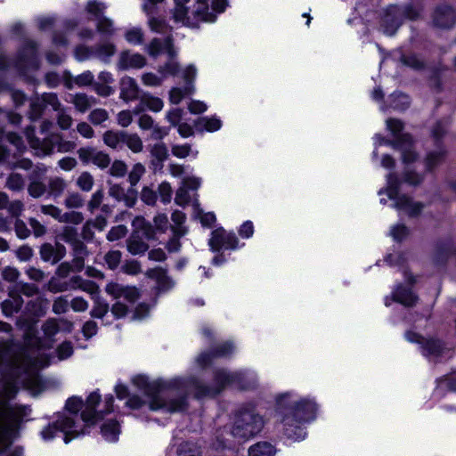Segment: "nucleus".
I'll return each mask as SVG.
<instances>
[{
	"instance_id": "f257e3e1",
	"label": "nucleus",
	"mask_w": 456,
	"mask_h": 456,
	"mask_svg": "<svg viewBox=\"0 0 456 456\" xmlns=\"http://www.w3.org/2000/svg\"><path fill=\"white\" fill-rule=\"evenodd\" d=\"M17 392L18 387L12 380H6L0 387V453L7 446L4 444L5 436L16 428L20 421L19 414L8 403Z\"/></svg>"
},
{
	"instance_id": "f03ea898",
	"label": "nucleus",
	"mask_w": 456,
	"mask_h": 456,
	"mask_svg": "<svg viewBox=\"0 0 456 456\" xmlns=\"http://www.w3.org/2000/svg\"><path fill=\"white\" fill-rule=\"evenodd\" d=\"M265 420L256 409L254 403L242 404L235 414L232 426V436L241 439H248L261 432Z\"/></svg>"
},
{
	"instance_id": "7ed1b4c3",
	"label": "nucleus",
	"mask_w": 456,
	"mask_h": 456,
	"mask_svg": "<svg viewBox=\"0 0 456 456\" xmlns=\"http://www.w3.org/2000/svg\"><path fill=\"white\" fill-rule=\"evenodd\" d=\"M187 392L183 387L168 388L151 397V411L164 410L167 412L183 411L188 408Z\"/></svg>"
},
{
	"instance_id": "20e7f679",
	"label": "nucleus",
	"mask_w": 456,
	"mask_h": 456,
	"mask_svg": "<svg viewBox=\"0 0 456 456\" xmlns=\"http://www.w3.org/2000/svg\"><path fill=\"white\" fill-rule=\"evenodd\" d=\"M12 65L20 74H27L30 70L39 68V61L37 55V44L34 41H27L19 52L15 61L12 63L4 54H0V69H6Z\"/></svg>"
},
{
	"instance_id": "39448f33",
	"label": "nucleus",
	"mask_w": 456,
	"mask_h": 456,
	"mask_svg": "<svg viewBox=\"0 0 456 456\" xmlns=\"http://www.w3.org/2000/svg\"><path fill=\"white\" fill-rule=\"evenodd\" d=\"M26 137L33 149L40 150L44 154H51L56 147L60 152L72 151L76 143L71 141L63 140L60 134H51L49 136L40 140L35 136V128L28 126L25 130Z\"/></svg>"
},
{
	"instance_id": "423d86ee",
	"label": "nucleus",
	"mask_w": 456,
	"mask_h": 456,
	"mask_svg": "<svg viewBox=\"0 0 456 456\" xmlns=\"http://www.w3.org/2000/svg\"><path fill=\"white\" fill-rule=\"evenodd\" d=\"M102 141L106 146L116 151L126 146L134 153H139L143 149L142 141L137 134L124 130H107L102 134Z\"/></svg>"
},
{
	"instance_id": "0eeeda50",
	"label": "nucleus",
	"mask_w": 456,
	"mask_h": 456,
	"mask_svg": "<svg viewBox=\"0 0 456 456\" xmlns=\"http://www.w3.org/2000/svg\"><path fill=\"white\" fill-rule=\"evenodd\" d=\"M175 6L173 10V19L175 22H181L183 25L190 28H198L200 21H213L215 15L208 12L206 5V0H199V5L193 12V18L187 15V8L182 3V0H175Z\"/></svg>"
},
{
	"instance_id": "6e6552de",
	"label": "nucleus",
	"mask_w": 456,
	"mask_h": 456,
	"mask_svg": "<svg viewBox=\"0 0 456 456\" xmlns=\"http://www.w3.org/2000/svg\"><path fill=\"white\" fill-rule=\"evenodd\" d=\"M400 184L401 182L396 174L390 173L387 175V193L388 197L395 200L394 206L397 209L406 211L411 216H418L424 207L423 204L412 201V200L406 195H400Z\"/></svg>"
},
{
	"instance_id": "1a4fd4ad",
	"label": "nucleus",
	"mask_w": 456,
	"mask_h": 456,
	"mask_svg": "<svg viewBox=\"0 0 456 456\" xmlns=\"http://www.w3.org/2000/svg\"><path fill=\"white\" fill-rule=\"evenodd\" d=\"M58 431L64 434V441L66 444L74 437L86 433L85 428L75 420L74 417L61 416L53 424L45 428L41 435L44 439L47 440L53 438Z\"/></svg>"
},
{
	"instance_id": "9d476101",
	"label": "nucleus",
	"mask_w": 456,
	"mask_h": 456,
	"mask_svg": "<svg viewBox=\"0 0 456 456\" xmlns=\"http://www.w3.org/2000/svg\"><path fill=\"white\" fill-rule=\"evenodd\" d=\"M289 394L281 395L276 399V414L282 426L283 435L291 440L303 439L305 436V432L302 425L303 421H297L295 416L288 413L283 408V399L288 397Z\"/></svg>"
},
{
	"instance_id": "9b49d317",
	"label": "nucleus",
	"mask_w": 456,
	"mask_h": 456,
	"mask_svg": "<svg viewBox=\"0 0 456 456\" xmlns=\"http://www.w3.org/2000/svg\"><path fill=\"white\" fill-rule=\"evenodd\" d=\"M101 401V395L93 392L89 395L86 402V407L81 412V419L86 426H93L103 419L105 414L113 411L114 398L111 395L105 397L104 410L96 411L95 408Z\"/></svg>"
},
{
	"instance_id": "f8f14e48",
	"label": "nucleus",
	"mask_w": 456,
	"mask_h": 456,
	"mask_svg": "<svg viewBox=\"0 0 456 456\" xmlns=\"http://www.w3.org/2000/svg\"><path fill=\"white\" fill-rule=\"evenodd\" d=\"M197 69L193 65H189L183 71V86L173 87L169 91V101L173 104H179L183 99L191 96L195 92L193 82L196 77Z\"/></svg>"
},
{
	"instance_id": "ddd939ff",
	"label": "nucleus",
	"mask_w": 456,
	"mask_h": 456,
	"mask_svg": "<svg viewBox=\"0 0 456 456\" xmlns=\"http://www.w3.org/2000/svg\"><path fill=\"white\" fill-rule=\"evenodd\" d=\"M286 398L287 397L283 399V408L288 413L295 416V418L297 419V421H303L305 423L314 419L317 405L314 401L309 399H301L292 404H286Z\"/></svg>"
},
{
	"instance_id": "4468645a",
	"label": "nucleus",
	"mask_w": 456,
	"mask_h": 456,
	"mask_svg": "<svg viewBox=\"0 0 456 456\" xmlns=\"http://www.w3.org/2000/svg\"><path fill=\"white\" fill-rule=\"evenodd\" d=\"M238 244L239 240L235 233L228 232L222 227L212 232L208 241V245L214 252H219L222 249L233 250L238 248Z\"/></svg>"
},
{
	"instance_id": "2eb2a0df",
	"label": "nucleus",
	"mask_w": 456,
	"mask_h": 456,
	"mask_svg": "<svg viewBox=\"0 0 456 456\" xmlns=\"http://www.w3.org/2000/svg\"><path fill=\"white\" fill-rule=\"evenodd\" d=\"M77 153L81 162L85 165L93 163L99 168L105 169L111 163V159L108 153L99 151L94 147H81L77 150Z\"/></svg>"
},
{
	"instance_id": "dca6fc26",
	"label": "nucleus",
	"mask_w": 456,
	"mask_h": 456,
	"mask_svg": "<svg viewBox=\"0 0 456 456\" xmlns=\"http://www.w3.org/2000/svg\"><path fill=\"white\" fill-rule=\"evenodd\" d=\"M165 53L167 54V61L159 66L158 71L162 77L176 76L180 71V65L176 61L177 52L174 45V38L170 36L165 38Z\"/></svg>"
},
{
	"instance_id": "f3484780",
	"label": "nucleus",
	"mask_w": 456,
	"mask_h": 456,
	"mask_svg": "<svg viewBox=\"0 0 456 456\" xmlns=\"http://www.w3.org/2000/svg\"><path fill=\"white\" fill-rule=\"evenodd\" d=\"M456 21L454 10L446 4L438 5L432 14L433 26L439 28L449 29Z\"/></svg>"
},
{
	"instance_id": "a211bd4d",
	"label": "nucleus",
	"mask_w": 456,
	"mask_h": 456,
	"mask_svg": "<svg viewBox=\"0 0 456 456\" xmlns=\"http://www.w3.org/2000/svg\"><path fill=\"white\" fill-rule=\"evenodd\" d=\"M401 7L393 5L389 6L382 18L381 27L384 33L392 36L403 23L401 16Z\"/></svg>"
},
{
	"instance_id": "6ab92c4d",
	"label": "nucleus",
	"mask_w": 456,
	"mask_h": 456,
	"mask_svg": "<svg viewBox=\"0 0 456 456\" xmlns=\"http://www.w3.org/2000/svg\"><path fill=\"white\" fill-rule=\"evenodd\" d=\"M39 255L44 262L55 265L65 256L66 248L59 242L55 244L45 242L40 246Z\"/></svg>"
},
{
	"instance_id": "aec40b11",
	"label": "nucleus",
	"mask_w": 456,
	"mask_h": 456,
	"mask_svg": "<svg viewBox=\"0 0 456 456\" xmlns=\"http://www.w3.org/2000/svg\"><path fill=\"white\" fill-rule=\"evenodd\" d=\"M145 275L157 283V289L159 292H167L175 286V281L168 276L167 269L158 266L155 268L148 269Z\"/></svg>"
},
{
	"instance_id": "412c9836",
	"label": "nucleus",
	"mask_w": 456,
	"mask_h": 456,
	"mask_svg": "<svg viewBox=\"0 0 456 456\" xmlns=\"http://www.w3.org/2000/svg\"><path fill=\"white\" fill-rule=\"evenodd\" d=\"M232 344L225 342L216 346L209 352L200 354L197 358V362L199 365L204 368L210 364L214 358L229 356L232 354Z\"/></svg>"
},
{
	"instance_id": "4be33fe9",
	"label": "nucleus",
	"mask_w": 456,
	"mask_h": 456,
	"mask_svg": "<svg viewBox=\"0 0 456 456\" xmlns=\"http://www.w3.org/2000/svg\"><path fill=\"white\" fill-rule=\"evenodd\" d=\"M146 65V58L140 53H132L129 51H123L118 56L117 67L120 70L129 69H141Z\"/></svg>"
},
{
	"instance_id": "5701e85b",
	"label": "nucleus",
	"mask_w": 456,
	"mask_h": 456,
	"mask_svg": "<svg viewBox=\"0 0 456 456\" xmlns=\"http://www.w3.org/2000/svg\"><path fill=\"white\" fill-rule=\"evenodd\" d=\"M119 97L126 102L140 99V88L135 79L131 77H123L119 81Z\"/></svg>"
},
{
	"instance_id": "b1692460",
	"label": "nucleus",
	"mask_w": 456,
	"mask_h": 456,
	"mask_svg": "<svg viewBox=\"0 0 456 456\" xmlns=\"http://www.w3.org/2000/svg\"><path fill=\"white\" fill-rule=\"evenodd\" d=\"M242 379L241 373L228 372L224 370H217L214 374V389H218L220 394L226 386L240 382Z\"/></svg>"
},
{
	"instance_id": "393cba45",
	"label": "nucleus",
	"mask_w": 456,
	"mask_h": 456,
	"mask_svg": "<svg viewBox=\"0 0 456 456\" xmlns=\"http://www.w3.org/2000/svg\"><path fill=\"white\" fill-rule=\"evenodd\" d=\"M133 232H138L139 236L148 240H156V232L151 224L142 216H136L132 223Z\"/></svg>"
},
{
	"instance_id": "a878e982",
	"label": "nucleus",
	"mask_w": 456,
	"mask_h": 456,
	"mask_svg": "<svg viewBox=\"0 0 456 456\" xmlns=\"http://www.w3.org/2000/svg\"><path fill=\"white\" fill-rule=\"evenodd\" d=\"M69 289H80L90 294L92 297L100 292V288L94 281L86 280L79 275L73 276L69 279Z\"/></svg>"
},
{
	"instance_id": "bb28decb",
	"label": "nucleus",
	"mask_w": 456,
	"mask_h": 456,
	"mask_svg": "<svg viewBox=\"0 0 456 456\" xmlns=\"http://www.w3.org/2000/svg\"><path fill=\"white\" fill-rule=\"evenodd\" d=\"M421 350L424 355L437 358L442 356L447 348L440 339L430 338L424 339Z\"/></svg>"
},
{
	"instance_id": "cd10ccee",
	"label": "nucleus",
	"mask_w": 456,
	"mask_h": 456,
	"mask_svg": "<svg viewBox=\"0 0 456 456\" xmlns=\"http://www.w3.org/2000/svg\"><path fill=\"white\" fill-rule=\"evenodd\" d=\"M139 100L140 103L134 110L136 114L143 110L145 108L151 111L159 112L164 107V102L160 98L153 96L150 94H142Z\"/></svg>"
},
{
	"instance_id": "c85d7f7f",
	"label": "nucleus",
	"mask_w": 456,
	"mask_h": 456,
	"mask_svg": "<svg viewBox=\"0 0 456 456\" xmlns=\"http://www.w3.org/2000/svg\"><path fill=\"white\" fill-rule=\"evenodd\" d=\"M126 242L128 252L134 256L143 255L149 249L147 240L139 236L138 232H132Z\"/></svg>"
},
{
	"instance_id": "c756f323",
	"label": "nucleus",
	"mask_w": 456,
	"mask_h": 456,
	"mask_svg": "<svg viewBox=\"0 0 456 456\" xmlns=\"http://www.w3.org/2000/svg\"><path fill=\"white\" fill-rule=\"evenodd\" d=\"M392 298L395 302L403 305L407 307L415 305L418 297L409 289L399 285L393 292Z\"/></svg>"
},
{
	"instance_id": "7c9ffc66",
	"label": "nucleus",
	"mask_w": 456,
	"mask_h": 456,
	"mask_svg": "<svg viewBox=\"0 0 456 456\" xmlns=\"http://www.w3.org/2000/svg\"><path fill=\"white\" fill-rule=\"evenodd\" d=\"M23 304V298L20 294L14 295L10 293V298L5 299L1 305L2 313L5 316L10 317L13 314L20 312Z\"/></svg>"
},
{
	"instance_id": "2f4dec72",
	"label": "nucleus",
	"mask_w": 456,
	"mask_h": 456,
	"mask_svg": "<svg viewBox=\"0 0 456 456\" xmlns=\"http://www.w3.org/2000/svg\"><path fill=\"white\" fill-rule=\"evenodd\" d=\"M193 126L200 133L204 131L216 132L221 128L222 121L216 117H201L194 120Z\"/></svg>"
},
{
	"instance_id": "473e14b6",
	"label": "nucleus",
	"mask_w": 456,
	"mask_h": 456,
	"mask_svg": "<svg viewBox=\"0 0 456 456\" xmlns=\"http://www.w3.org/2000/svg\"><path fill=\"white\" fill-rule=\"evenodd\" d=\"M452 254V245L449 242L446 243H438L436 246L434 256H433V263L435 265L440 267L444 266L447 262L449 256Z\"/></svg>"
},
{
	"instance_id": "72a5a7b5",
	"label": "nucleus",
	"mask_w": 456,
	"mask_h": 456,
	"mask_svg": "<svg viewBox=\"0 0 456 456\" xmlns=\"http://www.w3.org/2000/svg\"><path fill=\"white\" fill-rule=\"evenodd\" d=\"M94 301L93 307L90 311V316L96 319H103L110 311L109 303L99 296V294L92 297Z\"/></svg>"
},
{
	"instance_id": "f704fd0d",
	"label": "nucleus",
	"mask_w": 456,
	"mask_h": 456,
	"mask_svg": "<svg viewBox=\"0 0 456 456\" xmlns=\"http://www.w3.org/2000/svg\"><path fill=\"white\" fill-rule=\"evenodd\" d=\"M191 383L197 399L214 397L218 395V389H214L213 386L206 385L198 379H193Z\"/></svg>"
},
{
	"instance_id": "c9c22d12",
	"label": "nucleus",
	"mask_w": 456,
	"mask_h": 456,
	"mask_svg": "<svg viewBox=\"0 0 456 456\" xmlns=\"http://www.w3.org/2000/svg\"><path fill=\"white\" fill-rule=\"evenodd\" d=\"M172 237L166 244V248L169 253L178 252L181 248V238L188 232V228L171 227Z\"/></svg>"
},
{
	"instance_id": "e433bc0d",
	"label": "nucleus",
	"mask_w": 456,
	"mask_h": 456,
	"mask_svg": "<svg viewBox=\"0 0 456 456\" xmlns=\"http://www.w3.org/2000/svg\"><path fill=\"white\" fill-rule=\"evenodd\" d=\"M423 11V4L421 0H415L414 3L408 4L401 7V16L403 20L409 19L411 20H418Z\"/></svg>"
},
{
	"instance_id": "4c0bfd02",
	"label": "nucleus",
	"mask_w": 456,
	"mask_h": 456,
	"mask_svg": "<svg viewBox=\"0 0 456 456\" xmlns=\"http://www.w3.org/2000/svg\"><path fill=\"white\" fill-rule=\"evenodd\" d=\"M116 53V46L112 43H103L94 46V57L108 63L110 57Z\"/></svg>"
},
{
	"instance_id": "58836bf2",
	"label": "nucleus",
	"mask_w": 456,
	"mask_h": 456,
	"mask_svg": "<svg viewBox=\"0 0 456 456\" xmlns=\"http://www.w3.org/2000/svg\"><path fill=\"white\" fill-rule=\"evenodd\" d=\"M411 102L407 94L395 92L389 96V107L399 111H403L410 107Z\"/></svg>"
},
{
	"instance_id": "ea45409f",
	"label": "nucleus",
	"mask_w": 456,
	"mask_h": 456,
	"mask_svg": "<svg viewBox=\"0 0 456 456\" xmlns=\"http://www.w3.org/2000/svg\"><path fill=\"white\" fill-rule=\"evenodd\" d=\"M275 453L274 446L268 442H258L248 449L249 456H274Z\"/></svg>"
},
{
	"instance_id": "a19ab883",
	"label": "nucleus",
	"mask_w": 456,
	"mask_h": 456,
	"mask_svg": "<svg viewBox=\"0 0 456 456\" xmlns=\"http://www.w3.org/2000/svg\"><path fill=\"white\" fill-rule=\"evenodd\" d=\"M150 28L152 31L166 35V38L172 36V27H170L165 20L161 18L152 17L149 20Z\"/></svg>"
},
{
	"instance_id": "79ce46f5",
	"label": "nucleus",
	"mask_w": 456,
	"mask_h": 456,
	"mask_svg": "<svg viewBox=\"0 0 456 456\" xmlns=\"http://www.w3.org/2000/svg\"><path fill=\"white\" fill-rule=\"evenodd\" d=\"M67 187L66 181L61 177L51 178L48 182L47 192L54 198L60 197Z\"/></svg>"
},
{
	"instance_id": "37998d69",
	"label": "nucleus",
	"mask_w": 456,
	"mask_h": 456,
	"mask_svg": "<svg viewBox=\"0 0 456 456\" xmlns=\"http://www.w3.org/2000/svg\"><path fill=\"white\" fill-rule=\"evenodd\" d=\"M399 60L404 66L415 70H421L425 68V61L415 53H403Z\"/></svg>"
},
{
	"instance_id": "c03bdc74",
	"label": "nucleus",
	"mask_w": 456,
	"mask_h": 456,
	"mask_svg": "<svg viewBox=\"0 0 456 456\" xmlns=\"http://www.w3.org/2000/svg\"><path fill=\"white\" fill-rule=\"evenodd\" d=\"M101 432L106 440L116 441L119 434V425L116 420H109L102 426Z\"/></svg>"
},
{
	"instance_id": "a18cd8bd",
	"label": "nucleus",
	"mask_w": 456,
	"mask_h": 456,
	"mask_svg": "<svg viewBox=\"0 0 456 456\" xmlns=\"http://www.w3.org/2000/svg\"><path fill=\"white\" fill-rule=\"evenodd\" d=\"M72 102L79 112H85L92 104L95 103V101L93 97H89L86 94H77L74 95Z\"/></svg>"
},
{
	"instance_id": "49530a36",
	"label": "nucleus",
	"mask_w": 456,
	"mask_h": 456,
	"mask_svg": "<svg viewBox=\"0 0 456 456\" xmlns=\"http://www.w3.org/2000/svg\"><path fill=\"white\" fill-rule=\"evenodd\" d=\"M412 143L413 140L411 135L410 134L409 143H403L402 144L401 147L397 148V150L402 151V160L405 164L412 163L418 158L417 153L412 150Z\"/></svg>"
},
{
	"instance_id": "de8ad7c7",
	"label": "nucleus",
	"mask_w": 456,
	"mask_h": 456,
	"mask_svg": "<svg viewBox=\"0 0 456 456\" xmlns=\"http://www.w3.org/2000/svg\"><path fill=\"white\" fill-rule=\"evenodd\" d=\"M45 109V103L41 97H36L30 102L28 117L32 120L38 119Z\"/></svg>"
},
{
	"instance_id": "09e8293b",
	"label": "nucleus",
	"mask_w": 456,
	"mask_h": 456,
	"mask_svg": "<svg viewBox=\"0 0 456 456\" xmlns=\"http://www.w3.org/2000/svg\"><path fill=\"white\" fill-rule=\"evenodd\" d=\"M94 183V176L87 171L82 172L76 181L77 186L83 191H90Z\"/></svg>"
},
{
	"instance_id": "8fccbe9b",
	"label": "nucleus",
	"mask_w": 456,
	"mask_h": 456,
	"mask_svg": "<svg viewBox=\"0 0 456 456\" xmlns=\"http://www.w3.org/2000/svg\"><path fill=\"white\" fill-rule=\"evenodd\" d=\"M8 189L14 191H20L24 189L25 180L20 174L12 173L6 180Z\"/></svg>"
},
{
	"instance_id": "3c124183",
	"label": "nucleus",
	"mask_w": 456,
	"mask_h": 456,
	"mask_svg": "<svg viewBox=\"0 0 456 456\" xmlns=\"http://www.w3.org/2000/svg\"><path fill=\"white\" fill-rule=\"evenodd\" d=\"M28 194L35 198H40L47 192L46 185L40 180H32L28 185Z\"/></svg>"
},
{
	"instance_id": "603ef678",
	"label": "nucleus",
	"mask_w": 456,
	"mask_h": 456,
	"mask_svg": "<svg viewBox=\"0 0 456 456\" xmlns=\"http://www.w3.org/2000/svg\"><path fill=\"white\" fill-rule=\"evenodd\" d=\"M122 253L119 250H110L104 256V261L110 270H115L120 265Z\"/></svg>"
},
{
	"instance_id": "864d4df0",
	"label": "nucleus",
	"mask_w": 456,
	"mask_h": 456,
	"mask_svg": "<svg viewBox=\"0 0 456 456\" xmlns=\"http://www.w3.org/2000/svg\"><path fill=\"white\" fill-rule=\"evenodd\" d=\"M178 456H201V452L197 445L192 443H183L179 445L177 451Z\"/></svg>"
},
{
	"instance_id": "5fc2aeb1",
	"label": "nucleus",
	"mask_w": 456,
	"mask_h": 456,
	"mask_svg": "<svg viewBox=\"0 0 456 456\" xmlns=\"http://www.w3.org/2000/svg\"><path fill=\"white\" fill-rule=\"evenodd\" d=\"M42 330L48 338L55 336L60 331L58 321L54 318L47 319L42 325Z\"/></svg>"
},
{
	"instance_id": "6e6d98bb",
	"label": "nucleus",
	"mask_w": 456,
	"mask_h": 456,
	"mask_svg": "<svg viewBox=\"0 0 456 456\" xmlns=\"http://www.w3.org/2000/svg\"><path fill=\"white\" fill-rule=\"evenodd\" d=\"M162 52H165V40L153 38L147 46V53L150 56L157 58Z\"/></svg>"
},
{
	"instance_id": "4d7b16f0",
	"label": "nucleus",
	"mask_w": 456,
	"mask_h": 456,
	"mask_svg": "<svg viewBox=\"0 0 456 456\" xmlns=\"http://www.w3.org/2000/svg\"><path fill=\"white\" fill-rule=\"evenodd\" d=\"M444 153L443 151L430 152L426 159V168L432 171L436 166L444 161Z\"/></svg>"
},
{
	"instance_id": "13d9d810",
	"label": "nucleus",
	"mask_w": 456,
	"mask_h": 456,
	"mask_svg": "<svg viewBox=\"0 0 456 456\" xmlns=\"http://www.w3.org/2000/svg\"><path fill=\"white\" fill-rule=\"evenodd\" d=\"M103 198L104 191L102 189H99L94 193H93L90 200L87 203L88 211L94 213L96 209H98L102 204Z\"/></svg>"
},
{
	"instance_id": "bf43d9fd",
	"label": "nucleus",
	"mask_w": 456,
	"mask_h": 456,
	"mask_svg": "<svg viewBox=\"0 0 456 456\" xmlns=\"http://www.w3.org/2000/svg\"><path fill=\"white\" fill-rule=\"evenodd\" d=\"M109 118V113L104 109H95L88 116L89 121L95 125H101Z\"/></svg>"
},
{
	"instance_id": "052dcab7",
	"label": "nucleus",
	"mask_w": 456,
	"mask_h": 456,
	"mask_svg": "<svg viewBox=\"0 0 456 456\" xmlns=\"http://www.w3.org/2000/svg\"><path fill=\"white\" fill-rule=\"evenodd\" d=\"M127 172V166L123 160L116 159L112 162L109 174L115 177H123Z\"/></svg>"
},
{
	"instance_id": "680f3d73",
	"label": "nucleus",
	"mask_w": 456,
	"mask_h": 456,
	"mask_svg": "<svg viewBox=\"0 0 456 456\" xmlns=\"http://www.w3.org/2000/svg\"><path fill=\"white\" fill-rule=\"evenodd\" d=\"M43 102L46 106H51L54 111H59L62 109L61 103L58 96L54 93H45L41 95Z\"/></svg>"
},
{
	"instance_id": "e2e57ef3",
	"label": "nucleus",
	"mask_w": 456,
	"mask_h": 456,
	"mask_svg": "<svg viewBox=\"0 0 456 456\" xmlns=\"http://www.w3.org/2000/svg\"><path fill=\"white\" fill-rule=\"evenodd\" d=\"M144 173L145 167L142 164L136 163L134 165L131 172L128 175V181L131 186L136 185Z\"/></svg>"
},
{
	"instance_id": "0e129e2a",
	"label": "nucleus",
	"mask_w": 456,
	"mask_h": 456,
	"mask_svg": "<svg viewBox=\"0 0 456 456\" xmlns=\"http://www.w3.org/2000/svg\"><path fill=\"white\" fill-rule=\"evenodd\" d=\"M125 37L133 45H141L143 42V32L141 28H134L126 31Z\"/></svg>"
},
{
	"instance_id": "69168bd1",
	"label": "nucleus",
	"mask_w": 456,
	"mask_h": 456,
	"mask_svg": "<svg viewBox=\"0 0 456 456\" xmlns=\"http://www.w3.org/2000/svg\"><path fill=\"white\" fill-rule=\"evenodd\" d=\"M68 208H78L83 207L84 199L78 192L69 193L64 201Z\"/></svg>"
},
{
	"instance_id": "338daca9",
	"label": "nucleus",
	"mask_w": 456,
	"mask_h": 456,
	"mask_svg": "<svg viewBox=\"0 0 456 456\" xmlns=\"http://www.w3.org/2000/svg\"><path fill=\"white\" fill-rule=\"evenodd\" d=\"M127 233V229L125 225L119 224L117 226L112 227L108 234H107V240L110 241H116L122 238H124Z\"/></svg>"
},
{
	"instance_id": "774afa93",
	"label": "nucleus",
	"mask_w": 456,
	"mask_h": 456,
	"mask_svg": "<svg viewBox=\"0 0 456 456\" xmlns=\"http://www.w3.org/2000/svg\"><path fill=\"white\" fill-rule=\"evenodd\" d=\"M438 386L446 387L449 390L456 392V371L440 378Z\"/></svg>"
}]
</instances>
